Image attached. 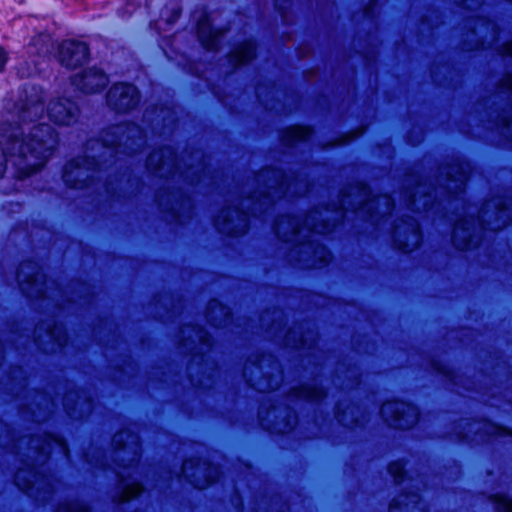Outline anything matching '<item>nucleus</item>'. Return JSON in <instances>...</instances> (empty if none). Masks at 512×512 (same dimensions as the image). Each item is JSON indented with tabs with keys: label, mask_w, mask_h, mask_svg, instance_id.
Returning a JSON list of instances; mask_svg holds the SVG:
<instances>
[{
	"label": "nucleus",
	"mask_w": 512,
	"mask_h": 512,
	"mask_svg": "<svg viewBox=\"0 0 512 512\" xmlns=\"http://www.w3.org/2000/svg\"><path fill=\"white\" fill-rule=\"evenodd\" d=\"M89 58L86 43L76 40H65L59 46V60L62 65L73 69L82 66Z\"/></svg>",
	"instance_id": "obj_21"
},
{
	"label": "nucleus",
	"mask_w": 512,
	"mask_h": 512,
	"mask_svg": "<svg viewBox=\"0 0 512 512\" xmlns=\"http://www.w3.org/2000/svg\"><path fill=\"white\" fill-rule=\"evenodd\" d=\"M471 171L470 164L453 158L439 168L435 183L411 174L405 179L400 201L409 211L436 215L444 209V203L455 206L461 202L463 217L457 218L452 242L457 249L477 247L484 230L497 231L512 221V199L506 195L496 196L477 209L467 205L461 197Z\"/></svg>",
	"instance_id": "obj_1"
},
{
	"label": "nucleus",
	"mask_w": 512,
	"mask_h": 512,
	"mask_svg": "<svg viewBox=\"0 0 512 512\" xmlns=\"http://www.w3.org/2000/svg\"><path fill=\"white\" fill-rule=\"evenodd\" d=\"M108 76L97 68H90L71 78L72 85L79 91L90 94L102 91L108 84Z\"/></svg>",
	"instance_id": "obj_23"
},
{
	"label": "nucleus",
	"mask_w": 512,
	"mask_h": 512,
	"mask_svg": "<svg viewBox=\"0 0 512 512\" xmlns=\"http://www.w3.org/2000/svg\"><path fill=\"white\" fill-rule=\"evenodd\" d=\"M191 160H199L196 165L189 166L178 161L171 147L155 150L147 158L148 171L160 178H165L167 187L160 191L157 200L160 209L168 213L174 222L182 223V218L192 209V200L184 186H197L205 177L206 163L197 152L190 155Z\"/></svg>",
	"instance_id": "obj_4"
},
{
	"label": "nucleus",
	"mask_w": 512,
	"mask_h": 512,
	"mask_svg": "<svg viewBox=\"0 0 512 512\" xmlns=\"http://www.w3.org/2000/svg\"><path fill=\"white\" fill-rule=\"evenodd\" d=\"M488 103L487 122L512 144V73L506 74L499 81L496 92L489 98Z\"/></svg>",
	"instance_id": "obj_10"
},
{
	"label": "nucleus",
	"mask_w": 512,
	"mask_h": 512,
	"mask_svg": "<svg viewBox=\"0 0 512 512\" xmlns=\"http://www.w3.org/2000/svg\"><path fill=\"white\" fill-rule=\"evenodd\" d=\"M232 314L228 307L218 300H211L206 311L207 321L214 327H227L231 322Z\"/></svg>",
	"instance_id": "obj_30"
},
{
	"label": "nucleus",
	"mask_w": 512,
	"mask_h": 512,
	"mask_svg": "<svg viewBox=\"0 0 512 512\" xmlns=\"http://www.w3.org/2000/svg\"><path fill=\"white\" fill-rule=\"evenodd\" d=\"M54 406V401L49 399L44 393L35 392L33 401L27 406V411L23 412V414L29 413L33 421L42 422L48 418Z\"/></svg>",
	"instance_id": "obj_28"
},
{
	"label": "nucleus",
	"mask_w": 512,
	"mask_h": 512,
	"mask_svg": "<svg viewBox=\"0 0 512 512\" xmlns=\"http://www.w3.org/2000/svg\"><path fill=\"white\" fill-rule=\"evenodd\" d=\"M67 414L74 419H82L92 410V401L83 391H69L63 398Z\"/></svg>",
	"instance_id": "obj_25"
},
{
	"label": "nucleus",
	"mask_w": 512,
	"mask_h": 512,
	"mask_svg": "<svg viewBox=\"0 0 512 512\" xmlns=\"http://www.w3.org/2000/svg\"><path fill=\"white\" fill-rule=\"evenodd\" d=\"M140 100L139 91L129 83H116L106 95L107 105L118 113L134 109Z\"/></svg>",
	"instance_id": "obj_19"
},
{
	"label": "nucleus",
	"mask_w": 512,
	"mask_h": 512,
	"mask_svg": "<svg viewBox=\"0 0 512 512\" xmlns=\"http://www.w3.org/2000/svg\"><path fill=\"white\" fill-rule=\"evenodd\" d=\"M388 471L397 483L404 481L405 465L402 461L392 462L388 467Z\"/></svg>",
	"instance_id": "obj_37"
},
{
	"label": "nucleus",
	"mask_w": 512,
	"mask_h": 512,
	"mask_svg": "<svg viewBox=\"0 0 512 512\" xmlns=\"http://www.w3.org/2000/svg\"><path fill=\"white\" fill-rule=\"evenodd\" d=\"M42 330V325L36 327L33 332V337L35 344L44 352H56L57 349H61L67 344L68 336L63 325L54 324L53 327L48 325L45 328L44 336H42Z\"/></svg>",
	"instance_id": "obj_20"
},
{
	"label": "nucleus",
	"mask_w": 512,
	"mask_h": 512,
	"mask_svg": "<svg viewBox=\"0 0 512 512\" xmlns=\"http://www.w3.org/2000/svg\"><path fill=\"white\" fill-rule=\"evenodd\" d=\"M248 195L236 199L224 208L215 219L216 229L226 235L239 236L249 227V216L262 218L274 205L276 200L304 196L310 192L307 174L290 172L286 174L279 169L265 168L254 176Z\"/></svg>",
	"instance_id": "obj_3"
},
{
	"label": "nucleus",
	"mask_w": 512,
	"mask_h": 512,
	"mask_svg": "<svg viewBox=\"0 0 512 512\" xmlns=\"http://www.w3.org/2000/svg\"><path fill=\"white\" fill-rule=\"evenodd\" d=\"M269 333H274L276 338L282 339L285 346L295 349L311 348L312 343L315 341V334L313 332L301 333L297 335L295 330L284 332L280 321L274 318L271 325L268 327Z\"/></svg>",
	"instance_id": "obj_24"
},
{
	"label": "nucleus",
	"mask_w": 512,
	"mask_h": 512,
	"mask_svg": "<svg viewBox=\"0 0 512 512\" xmlns=\"http://www.w3.org/2000/svg\"><path fill=\"white\" fill-rule=\"evenodd\" d=\"M491 502L497 512H512V498H510L508 495H492Z\"/></svg>",
	"instance_id": "obj_35"
},
{
	"label": "nucleus",
	"mask_w": 512,
	"mask_h": 512,
	"mask_svg": "<svg viewBox=\"0 0 512 512\" xmlns=\"http://www.w3.org/2000/svg\"><path fill=\"white\" fill-rule=\"evenodd\" d=\"M457 429H461L456 432L458 439L475 444L512 435V431L488 420H462Z\"/></svg>",
	"instance_id": "obj_13"
},
{
	"label": "nucleus",
	"mask_w": 512,
	"mask_h": 512,
	"mask_svg": "<svg viewBox=\"0 0 512 512\" xmlns=\"http://www.w3.org/2000/svg\"><path fill=\"white\" fill-rule=\"evenodd\" d=\"M43 92L35 87H32V92L27 96L25 103L22 105L19 112V120L22 124L29 121L37 120L43 117Z\"/></svg>",
	"instance_id": "obj_26"
},
{
	"label": "nucleus",
	"mask_w": 512,
	"mask_h": 512,
	"mask_svg": "<svg viewBox=\"0 0 512 512\" xmlns=\"http://www.w3.org/2000/svg\"><path fill=\"white\" fill-rule=\"evenodd\" d=\"M394 206L391 196L374 197L366 184L357 183L341 193L333 209H315L302 221L289 215L281 216L276 220L274 230L283 242L294 243L288 255L290 263L303 269L322 268L329 263L331 253L316 239L318 235L333 232L349 211L380 230Z\"/></svg>",
	"instance_id": "obj_2"
},
{
	"label": "nucleus",
	"mask_w": 512,
	"mask_h": 512,
	"mask_svg": "<svg viewBox=\"0 0 512 512\" xmlns=\"http://www.w3.org/2000/svg\"><path fill=\"white\" fill-rule=\"evenodd\" d=\"M141 4V1L138 0L137 3H128L127 4V14L131 15L132 12Z\"/></svg>",
	"instance_id": "obj_41"
},
{
	"label": "nucleus",
	"mask_w": 512,
	"mask_h": 512,
	"mask_svg": "<svg viewBox=\"0 0 512 512\" xmlns=\"http://www.w3.org/2000/svg\"><path fill=\"white\" fill-rule=\"evenodd\" d=\"M326 396L324 389L316 379L312 384L291 388L285 397V403L267 405L262 403L258 411L260 425L267 431L286 434L297 424V416L290 404L298 401L318 402ZM269 402L271 400L269 399Z\"/></svg>",
	"instance_id": "obj_9"
},
{
	"label": "nucleus",
	"mask_w": 512,
	"mask_h": 512,
	"mask_svg": "<svg viewBox=\"0 0 512 512\" xmlns=\"http://www.w3.org/2000/svg\"><path fill=\"white\" fill-rule=\"evenodd\" d=\"M9 451L19 456L22 462L15 474L17 487L38 501H49L56 491L57 480L44 473V465L53 453L68 459L69 448L65 440L49 433L23 436L11 445Z\"/></svg>",
	"instance_id": "obj_5"
},
{
	"label": "nucleus",
	"mask_w": 512,
	"mask_h": 512,
	"mask_svg": "<svg viewBox=\"0 0 512 512\" xmlns=\"http://www.w3.org/2000/svg\"><path fill=\"white\" fill-rule=\"evenodd\" d=\"M212 337L206 329L195 325H185L181 329L180 347L193 356L192 364L202 362L204 356L211 351Z\"/></svg>",
	"instance_id": "obj_14"
},
{
	"label": "nucleus",
	"mask_w": 512,
	"mask_h": 512,
	"mask_svg": "<svg viewBox=\"0 0 512 512\" xmlns=\"http://www.w3.org/2000/svg\"><path fill=\"white\" fill-rule=\"evenodd\" d=\"M335 417L340 424L349 428L362 426L364 423V416L359 407L355 405H348L342 411V404H339L336 408Z\"/></svg>",
	"instance_id": "obj_32"
},
{
	"label": "nucleus",
	"mask_w": 512,
	"mask_h": 512,
	"mask_svg": "<svg viewBox=\"0 0 512 512\" xmlns=\"http://www.w3.org/2000/svg\"><path fill=\"white\" fill-rule=\"evenodd\" d=\"M0 132V177L8 161L20 178L31 175L46 163L58 144L56 131L45 123L30 128L28 133L20 124H8Z\"/></svg>",
	"instance_id": "obj_6"
},
{
	"label": "nucleus",
	"mask_w": 512,
	"mask_h": 512,
	"mask_svg": "<svg viewBox=\"0 0 512 512\" xmlns=\"http://www.w3.org/2000/svg\"><path fill=\"white\" fill-rule=\"evenodd\" d=\"M199 41L207 50H218L223 31L214 29L209 15H203L197 23Z\"/></svg>",
	"instance_id": "obj_27"
},
{
	"label": "nucleus",
	"mask_w": 512,
	"mask_h": 512,
	"mask_svg": "<svg viewBox=\"0 0 512 512\" xmlns=\"http://www.w3.org/2000/svg\"><path fill=\"white\" fill-rule=\"evenodd\" d=\"M115 446L113 452V465H108L104 455L97 457L95 461L87 454V461L97 468L105 469L108 466L115 472L119 480L120 491L115 497L117 503H125L138 496L143 487L139 482V460L141 456L140 437L134 427H129L116 433L112 439Z\"/></svg>",
	"instance_id": "obj_8"
},
{
	"label": "nucleus",
	"mask_w": 512,
	"mask_h": 512,
	"mask_svg": "<svg viewBox=\"0 0 512 512\" xmlns=\"http://www.w3.org/2000/svg\"><path fill=\"white\" fill-rule=\"evenodd\" d=\"M501 53L505 56H512V41L502 45Z\"/></svg>",
	"instance_id": "obj_39"
},
{
	"label": "nucleus",
	"mask_w": 512,
	"mask_h": 512,
	"mask_svg": "<svg viewBox=\"0 0 512 512\" xmlns=\"http://www.w3.org/2000/svg\"><path fill=\"white\" fill-rule=\"evenodd\" d=\"M371 9H372L371 7H368V8L366 9L365 13H366L367 15H369V14H370V12H371Z\"/></svg>",
	"instance_id": "obj_44"
},
{
	"label": "nucleus",
	"mask_w": 512,
	"mask_h": 512,
	"mask_svg": "<svg viewBox=\"0 0 512 512\" xmlns=\"http://www.w3.org/2000/svg\"><path fill=\"white\" fill-rule=\"evenodd\" d=\"M392 238L397 249L406 253L415 250L422 240L418 221L411 216L397 220L393 226Z\"/></svg>",
	"instance_id": "obj_18"
},
{
	"label": "nucleus",
	"mask_w": 512,
	"mask_h": 512,
	"mask_svg": "<svg viewBox=\"0 0 512 512\" xmlns=\"http://www.w3.org/2000/svg\"><path fill=\"white\" fill-rule=\"evenodd\" d=\"M17 283L22 293L28 298H54L57 284L47 280L39 265L34 261L23 262L17 272ZM60 293V291H57Z\"/></svg>",
	"instance_id": "obj_12"
},
{
	"label": "nucleus",
	"mask_w": 512,
	"mask_h": 512,
	"mask_svg": "<svg viewBox=\"0 0 512 512\" xmlns=\"http://www.w3.org/2000/svg\"><path fill=\"white\" fill-rule=\"evenodd\" d=\"M79 109L77 105L69 100L57 98L51 100L47 107V116L55 124L69 126L78 119Z\"/></svg>",
	"instance_id": "obj_22"
},
{
	"label": "nucleus",
	"mask_w": 512,
	"mask_h": 512,
	"mask_svg": "<svg viewBox=\"0 0 512 512\" xmlns=\"http://www.w3.org/2000/svg\"><path fill=\"white\" fill-rule=\"evenodd\" d=\"M389 512H427L426 505L415 493H402L393 499Z\"/></svg>",
	"instance_id": "obj_29"
},
{
	"label": "nucleus",
	"mask_w": 512,
	"mask_h": 512,
	"mask_svg": "<svg viewBox=\"0 0 512 512\" xmlns=\"http://www.w3.org/2000/svg\"><path fill=\"white\" fill-rule=\"evenodd\" d=\"M95 169L92 168L91 158L78 157L69 161L63 171L65 184L75 189H85L95 186Z\"/></svg>",
	"instance_id": "obj_16"
},
{
	"label": "nucleus",
	"mask_w": 512,
	"mask_h": 512,
	"mask_svg": "<svg viewBox=\"0 0 512 512\" xmlns=\"http://www.w3.org/2000/svg\"><path fill=\"white\" fill-rule=\"evenodd\" d=\"M380 414L383 420L395 429H409L419 419V412L415 406L399 401L385 402L380 409Z\"/></svg>",
	"instance_id": "obj_17"
},
{
	"label": "nucleus",
	"mask_w": 512,
	"mask_h": 512,
	"mask_svg": "<svg viewBox=\"0 0 512 512\" xmlns=\"http://www.w3.org/2000/svg\"><path fill=\"white\" fill-rule=\"evenodd\" d=\"M56 306H58L59 308H64V305L62 303L58 302V301L56 303Z\"/></svg>",
	"instance_id": "obj_43"
},
{
	"label": "nucleus",
	"mask_w": 512,
	"mask_h": 512,
	"mask_svg": "<svg viewBox=\"0 0 512 512\" xmlns=\"http://www.w3.org/2000/svg\"><path fill=\"white\" fill-rule=\"evenodd\" d=\"M197 385L202 386V385H203L202 380H198V381H197Z\"/></svg>",
	"instance_id": "obj_45"
},
{
	"label": "nucleus",
	"mask_w": 512,
	"mask_h": 512,
	"mask_svg": "<svg viewBox=\"0 0 512 512\" xmlns=\"http://www.w3.org/2000/svg\"><path fill=\"white\" fill-rule=\"evenodd\" d=\"M57 512H89V507L79 500L66 501L59 504Z\"/></svg>",
	"instance_id": "obj_36"
},
{
	"label": "nucleus",
	"mask_w": 512,
	"mask_h": 512,
	"mask_svg": "<svg viewBox=\"0 0 512 512\" xmlns=\"http://www.w3.org/2000/svg\"><path fill=\"white\" fill-rule=\"evenodd\" d=\"M180 12H181L180 7H179L178 5H176V4H175V5L172 7L171 16H169V17H167V18H166L167 22H169V23H173V22H175V21L179 18V16H180Z\"/></svg>",
	"instance_id": "obj_38"
},
{
	"label": "nucleus",
	"mask_w": 512,
	"mask_h": 512,
	"mask_svg": "<svg viewBox=\"0 0 512 512\" xmlns=\"http://www.w3.org/2000/svg\"><path fill=\"white\" fill-rule=\"evenodd\" d=\"M256 54V45L252 40L245 41L229 54V62L238 67L250 62Z\"/></svg>",
	"instance_id": "obj_34"
},
{
	"label": "nucleus",
	"mask_w": 512,
	"mask_h": 512,
	"mask_svg": "<svg viewBox=\"0 0 512 512\" xmlns=\"http://www.w3.org/2000/svg\"><path fill=\"white\" fill-rule=\"evenodd\" d=\"M147 133L136 124H119L104 130L99 139H90L86 144L87 157L95 169V188L114 195V183L108 170L117 169L119 155L140 152L146 144Z\"/></svg>",
	"instance_id": "obj_7"
},
{
	"label": "nucleus",
	"mask_w": 512,
	"mask_h": 512,
	"mask_svg": "<svg viewBox=\"0 0 512 512\" xmlns=\"http://www.w3.org/2000/svg\"><path fill=\"white\" fill-rule=\"evenodd\" d=\"M150 119L149 113L146 112L144 115V121H148Z\"/></svg>",
	"instance_id": "obj_42"
},
{
	"label": "nucleus",
	"mask_w": 512,
	"mask_h": 512,
	"mask_svg": "<svg viewBox=\"0 0 512 512\" xmlns=\"http://www.w3.org/2000/svg\"><path fill=\"white\" fill-rule=\"evenodd\" d=\"M7 62V55L3 49H0V72L4 69Z\"/></svg>",
	"instance_id": "obj_40"
},
{
	"label": "nucleus",
	"mask_w": 512,
	"mask_h": 512,
	"mask_svg": "<svg viewBox=\"0 0 512 512\" xmlns=\"http://www.w3.org/2000/svg\"><path fill=\"white\" fill-rule=\"evenodd\" d=\"M312 130L308 127L294 126L285 129L281 134V142L287 148H292L300 142L308 141Z\"/></svg>",
	"instance_id": "obj_33"
},
{
	"label": "nucleus",
	"mask_w": 512,
	"mask_h": 512,
	"mask_svg": "<svg viewBox=\"0 0 512 512\" xmlns=\"http://www.w3.org/2000/svg\"><path fill=\"white\" fill-rule=\"evenodd\" d=\"M469 26L474 36H481V38L477 40L474 46L475 48L485 47L486 37L483 36L484 32L490 31L492 39L495 38L497 33V28L494 23L490 22L488 19L479 16H472L469 19Z\"/></svg>",
	"instance_id": "obj_31"
},
{
	"label": "nucleus",
	"mask_w": 512,
	"mask_h": 512,
	"mask_svg": "<svg viewBox=\"0 0 512 512\" xmlns=\"http://www.w3.org/2000/svg\"><path fill=\"white\" fill-rule=\"evenodd\" d=\"M181 475L195 488L204 489L220 479L221 471L205 460L188 459L182 465Z\"/></svg>",
	"instance_id": "obj_15"
},
{
	"label": "nucleus",
	"mask_w": 512,
	"mask_h": 512,
	"mask_svg": "<svg viewBox=\"0 0 512 512\" xmlns=\"http://www.w3.org/2000/svg\"><path fill=\"white\" fill-rule=\"evenodd\" d=\"M243 376L259 392L276 390L283 380L280 364L271 355L250 359L244 366Z\"/></svg>",
	"instance_id": "obj_11"
}]
</instances>
